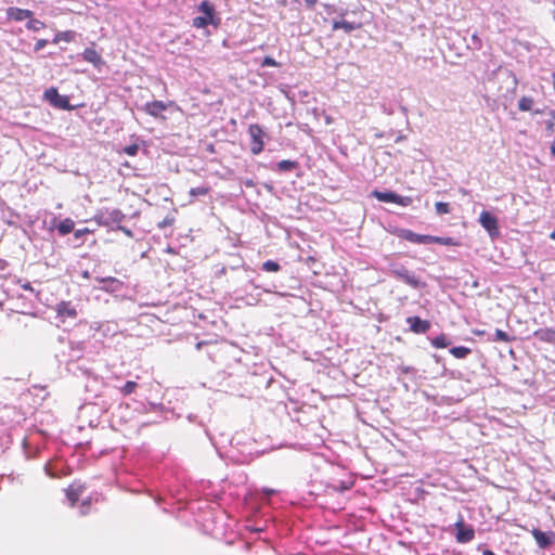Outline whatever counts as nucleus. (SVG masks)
<instances>
[{
	"instance_id": "5701e85b",
	"label": "nucleus",
	"mask_w": 555,
	"mask_h": 555,
	"mask_svg": "<svg viewBox=\"0 0 555 555\" xmlns=\"http://www.w3.org/2000/svg\"><path fill=\"white\" fill-rule=\"evenodd\" d=\"M138 384L133 380H128L121 388L120 391L124 396H129L135 391Z\"/></svg>"
},
{
	"instance_id": "b1692460",
	"label": "nucleus",
	"mask_w": 555,
	"mask_h": 555,
	"mask_svg": "<svg viewBox=\"0 0 555 555\" xmlns=\"http://www.w3.org/2000/svg\"><path fill=\"white\" fill-rule=\"evenodd\" d=\"M435 209L437 215L439 216L447 215L451 211L450 204L444 202H437L435 204Z\"/></svg>"
},
{
	"instance_id": "9b49d317",
	"label": "nucleus",
	"mask_w": 555,
	"mask_h": 555,
	"mask_svg": "<svg viewBox=\"0 0 555 555\" xmlns=\"http://www.w3.org/2000/svg\"><path fill=\"white\" fill-rule=\"evenodd\" d=\"M55 311L57 317L64 321L65 319H75L77 317V310L69 301H61L56 305Z\"/></svg>"
},
{
	"instance_id": "49530a36",
	"label": "nucleus",
	"mask_w": 555,
	"mask_h": 555,
	"mask_svg": "<svg viewBox=\"0 0 555 555\" xmlns=\"http://www.w3.org/2000/svg\"><path fill=\"white\" fill-rule=\"evenodd\" d=\"M400 109L403 112V114H406L408 108L405 106H400Z\"/></svg>"
},
{
	"instance_id": "79ce46f5",
	"label": "nucleus",
	"mask_w": 555,
	"mask_h": 555,
	"mask_svg": "<svg viewBox=\"0 0 555 555\" xmlns=\"http://www.w3.org/2000/svg\"><path fill=\"white\" fill-rule=\"evenodd\" d=\"M551 153L555 156V142L551 145Z\"/></svg>"
},
{
	"instance_id": "09e8293b",
	"label": "nucleus",
	"mask_w": 555,
	"mask_h": 555,
	"mask_svg": "<svg viewBox=\"0 0 555 555\" xmlns=\"http://www.w3.org/2000/svg\"><path fill=\"white\" fill-rule=\"evenodd\" d=\"M196 347H197V348H201V347H202V343H197V344H196Z\"/></svg>"
},
{
	"instance_id": "72a5a7b5",
	"label": "nucleus",
	"mask_w": 555,
	"mask_h": 555,
	"mask_svg": "<svg viewBox=\"0 0 555 555\" xmlns=\"http://www.w3.org/2000/svg\"><path fill=\"white\" fill-rule=\"evenodd\" d=\"M546 340L548 343L555 344V331L546 332Z\"/></svg>"
},
{
	"instance_id": "1a4fd4ad",
	"label": "nucleus",
	"mask_w": 555,
	"mask_h": 555,
	"mask_svg": "<svg viewBox=\"0 0 555 555\" xmlns=\"http://www.w3.org/2000/svg\"><path fill=\"white\" fill-rule=\"evenodd\" d=\"M455 539L459 543H468L475 538V530L472 526H466L461 518L455 522Z\"/></svg>"
},
{
	"instance_id": "393cba45",
	"label": "nucleus",
	"mask_w": 555,
	"mask_h": 555,
	"mask_svg": "<svg viewBox=\"0 0 555 555\" xmlns=\"http://www.w3.org/2000/svg\"><path fill=\"white\" fill-rule=\"evenodd\" d=\"M73 39V33L72 31H61L57 33L53 39V43H59L60 41H70Z\"/></svg>"
},
{
	"instance_id": "0eeeda50",
	"label": "nucleus",
	"mask_w": 555,
	"mask_h": 555,
	"mask_svg": "<svg viewBox=\"0 0 555 555\" xmlns=\"http://www.w3.org/2000/svg\"><path fill=\"white\" fill-rule=\"evenodd\" d=\"M479 222L491 237L499 235L498 218L491 212L483 210L479 216Z\"/></svg>"
},
{
	"instance_id": "aec40b11",
	"label": "nucleus",
	"mask_w": 555,
	"mask_h": 555,
	"mask_svg": "<svg viewBox=\"0 0 555 555\" xmlns=\"http://www.w3.org/2000/svg\"><path fill=\"white\" fill-rule=\"evenodd\" d=\"M298 163L294 160H281L276 163L275 169L279 171H292L298 168Z\"/></svg>"
},
{
	"instance_id": "de8ad7c7",
	"label": "nucleus",
	"mask_w": 555,
	"mask_h": 555,
	"mask_svg": "<svg viewBox=\"0 0 555 555\" xmlns=\"http://www.w3.org/2000/svg\"><path fill=\"white\" fill-rule=\"evenodd\" d=\"M550 237H551L552 240H555V231H553V232L550 234Z\"/></svg>"
},
{
	"instance_id": "6ab92c4d",
	"label": "nucleus",
	"mask_w": 555,
	"mask_h": 555,
	"mask_svg": "<svg viewBox=\"0 0 555 555\" xmlns=\"http://www.w3.org/2000/svg\"><path fill=\"white\" fill-rule=\"evenodd\" d=\"M433 243L440 244L443 246H457L459 245V243L453 237H450V236L442 237V236L430 235V244H433Z\"/></svg>"
},
{
	"instance_id": "58836bf2",
	"label": "nucleus",
	"mask_w": 555,
	"mask_h": 555,
	"mask_svg": "<svg viewBox=\"0 0 555 555\" xmlns=\"http://www.w3.org/2000/svg\"><path fill=\"white\" fill-rule=\"evenodd\" d=\"M317 0H305V3L309 7V8H312L314 4H315Z\"/></svg>"
},
{
	"instance_id": "9d476101",
	"label": "nucleus",
	"mask_w": 555,
	"mask_h": 555,
	"mask_svg": "<svg viewBox=\"0 0 555 555\" xmlns=\"http://www.w3.org/2000/svg\"><path fill=\"white\" fill-rule=\"evenodd\" d=\"M531 533L535 543L541 548H546L555 543V533L553 531L544 532L540 529H533Z\"/></svg>"
},
{
	"instance_id": "c9c22d12",
	"label": "nucleus",
	"mask_w": 555,
	"mask_h": 555,
	"mask_svg": "<svg viewBox=\"0 0 555 555\" xmlns=\"http://www.w3.org/2000/svg\"><path fill=\"white\" fill-rule=\"evenodd\" d=\"M100 283H114L116 280L114 278H98L96 279Z\"/></svg>"
},
{
	"instance_id": "c756f323",
	"label": "nucleus",
	"mask_w": 555,
	"mask_h": 555,
	"mask_svg": "<svg viewBox=\"0 0 555 555\" xmlns=\"http://www.w3.org/2000/svg\"><path fill=\"white\" fill-rule=\"evenodd\" d=\"M139 146L137 144L128 145L124 149V152L129 156H135L138 154Z\"/></svg>"
},
{
	"instance_id": "bb28decb",
	"label": "nucleus",
	"mask_w": 555,
	"mask_h": 555,
	"mask_svg": "<svg viewBox=\"0 0 555 555\" xmlns=\"http://www.w3.org/2000/svg\"><path fill=\"white\" fill-rule=\"evenodd\" d=\"M262 269L267 272H278L281 267L276 261L267 260L262 263Z\"/></svg>"
},
{
	"instance_id": "423d86ee",
	"label": "nucleus",
	"mask_w": 555,
	"mask_h": 555,
	"mask_svg": "<svg viewBox=\"0 0 555 555\" xmlns=\"http://www.w3.org/2000/svg\"><path fill=\"white\" fill-rule=\"evenodd\" d=\"M44 99L51 105L61 109H70L69 100L66 95H61L55 88H50L44 91Z\"/></svg>"
},
{
	"instance_id": "cd10ccee",
	"label": "nucleus",
	"mask_w": 555,
	"mask_h": 555,
	"mask_svg": "<svg viewBox=\"0 0 555 555\" xmlns=\"http://www.w3.org/2000/svg\"><path fill=\"white\" fill-rule=\"evenodd\" d=\"M433 345H434V347H447L448 343H447L446 336L444 335L437 336L433 340Z\"/></svg>"
},
{
	"instance_id": "f03ea898",
	"label": "nucleus",
	"mask_w": 555,
	"mask_h": 555,
	"mask_svg": "<svg viewBox=\"0 0 555 555\" xmlns=\"http://www.w3.org/2000/svg\"><path fill=\"white\" fill-rule=\"evenodd\" d=\"M198 11L203 14L193 18V26L196 28H204L209 24L218 25L219 20L215 17V8L208 1H202L198 5Z\"/></svg>"
},
{
	"instance_id": "c03bdc74",
	"label": "nucleus",
	"mask_w": 555,
	"mask_h": 555,
	"mask_svg": "<svg viewBox=\"0 0 555 555\" xmlns=\"http://www.w3.org/2000/svg\"><path fill=\"white\" fill-rule=\"evenodd\" d=\"M348 27H349V31L352 30L354 28L353 23L349 22Z\"/></svg>"
},
{
	"instance_id": "a19ab883",
	"label": "nucleus",
	"mask_w": 555,
	"mask_h": 555,
	"mask_svg": "<svg viewBox=\"0 0 555 555\" xmlns=\"http://www.w3.org/2000/svg\"><path fill=\"white\" fill-rule=\"evenodd\" d=\"M263 492H264L266 494H268V495H271V494H273L275 491H274V490H272V489H264V490H263Z\"/></svg>"
},
{
	"instance_id": "c85d7f7f",
	"label": "nucleus",
	"mask_w": 555,
	"mask_h": 555,
	"mask_svg": "<svg viewBox=\"0 0 555 555\" xmlns=\"http://www.w3.org/2000/svg\"><path fill=\"white\" fill-rule=\"evenodd\" d=\"M451 353L455 357V358H464L466 357L470 349H450Z\"/></svg>"
},
{
	"instance_id": "4be33fe9",
	"label": "nucleus",
	"mask_w": 555,
	"mask_h": 555,
	"mask_svg": "<svg viewBox=\"0 0 555 555\" xmlns=\"http://www.w3.org/2000/svg\"><path fill=\"white\" fill-rule=\"evenodd\" d=\"M533 100L529 96H522L518 101V108L522 112H528L532 108Z\"/></svg>"
},
{
	"instance_id": "39448f33",
	"label": "nucleus",
	"mask_w": 555,
	"mask_h": 555,
	"mask_svg": "<svg viewBox=\"0 0 555 555\" xmlns=\"http://www.w3.org/2000/svg\"><path fill=\"white\" fill-rule=\"evenodd\" d=\"M124 219L125 215L119 209L102 211L96 216L98 222L105 227L118 225Z\"/></svg>"
},
{
	"instance_id": "20e7f679",
	"label": "nucleus",
	"mask_w": 555,
	"mask_h": 555,
	"mask_svg": "<svg viewBox=\"0 0 555 555\" xmlns=\"http://www.w3.org/2000/svg\"><path fill=\"white\" fill-rule=\"evenodd\" d=\"M248 134L250 135V139H251V144H250L251 153L254 155L260 154L262 152L263 145H264V142H263V138L266 135L264 131L258 124H251L248 127Z\"/></svg>"
},
{
	"instance_id": "a18cd8bd",
	"label": "nucleus",
	"mask_w": 555,
	"mask_h": 555,
	"mask_svg": "<svg viewBox=\"0 0 555 555\" xmlns=\"http://www.w3.org/2000/svg\"><path fill=\"white\" fill-rule=\"evenodd\" d=\"M82 276H83V278H89V276H90V274H89V272H88V271H83V272H82Z\"/></svg>"
},
{
	"instance_id": "37998d69",
	"label": "nucleus",
	"mask_w": 555,
	"mask_h": 555,
	"mask_svg": "<svg viewBox=\"0 0 555 555\" xmlns=\"http://www.w3.org/2000/svg\"><path fill=\"white\" fill-rule=\"evenodd\" d=\"M552 85L553 88L555 89V72L552 74Z\"/></svg>"
},
{
	"instance_id": "f704fd0d",
	"label": "nucleus",
	"mask_w": 555,
	"mask_h": 555,
	"mask_svg": "<svg viewBox=\"0 0 555 555\" xmlns=\"http://www.w3.org/2000/svg\"><path fill=\"white\" fill-rule=\"evenodd\" d=\"M86 233H89V230L88 229H79L75 232V237L76 238H80L82 235H85Z\"/></svg>"
},
{
	"instance_id": "a878e982",
	"label": "nucleus",
	"mask_w": 555,
	"mask_h": 555,
	"mask_svg": "<svg viewBox=\"0 0 555 555\" xmlns=\"http://www.w3.org/2000/svg\"><path fill=\"white\" fill-rule=\"evenodd\" d=\"M210 189L209 186H198V188H192L190 190V195L192 197H196V196H205L209 193Z\"/></svg>"
},
{
	"instance_id": "dca6fc26",
	"label": "nucleus",
	"mask_w": 555,
	"mask_h": 555,
	"mask_svg": "<svg viewBox=\"0 0 555 555\" xmlns=\"http://www.w3.org/2000/svg\"><path fill=\"white\" fill-rule=\"evenodd\" d=\"M85 487L81 485H70L66 489V498L70 502V506H75L80 495L82 494Z\"/></svg>"
},
{
	"instance_id": "4468645a",
	"label": "nucleus",
	"mask_w": 555,
	"mask_h": 555,
	"mask_svg": "<svg viewBox=\"0 0 555 555\" xmlns=\"http://www.w3.org/2000/svg\"><path fill=\"white\" fill-rule=\"evenodd\" d=\"M402 237L414 244H430V235L417 234L411 230H404Z\"/></svg>"
},
{
	"instance_id": "a211bd4d",
	"label": "nucleus",
	"mask_w": 555,
	"mask_h": 555,
	"mask_svg": "<svg viewBox=\"0 0 555 555\" xmlns=\"http://www.w3.org/2000/svg\"><path fill=\"white\" fill-rule=\"evenodd\" d=\"M74 221L70 218H66L57 224L56 229L61 235H66L74 230Z\"/></svg>"
},
{
	"instance_id": "2f4dec72",
	"label": "nucleus",
	"mask_w": 555,
	"mask_h": 555,
	"mask_svg": "<svg viewBox=\"0 0 555 555\" xmlns=\"http://www.w3.org/2000/svg\"><path fill=\"white\" fill-rule=\"evenodd\" d=\"M548 115L551 118H550V120L546 121V127H547V130L552 131L553 127L555 126V111L554 109L550 111Z\"/></svg>"
},
{
	"instance_id": "f3484780",
	"label": "nucleus",
	"mask_w": 555,
	"mask_h": 555,
	"mask_svg": "<svg viewBox=\"0 0 555 555\" xmlns=\"http://www.w3.org/2000/svg\"><path fill=\"white\" fill-rule=\"evenodd\" d=\"M481 336H487L486 341H503V343H509L511 339L507 335V333L501 331V330H494V332H481L478 333ZM485 343V340L482 341Z\"/></svg>"
},
{
	"instance_id": "6e6552de",
	"label": "nucleus",
	"mask_w": 555,
	"mask_h": 555,
	"mask_svg": "<svg viewBox=\"0 0 555 555\" xmlns=\"http://www.w3.org/2000/svg\"><path fill=\"white\" fill-rule=\"evenodd\" d=\"M172 104L173 102L166 103L163 101H153L145 103L142 109L152 117L165 119L163 112H165L168 106Z\"/></svg>"
},
{
	"instance_id": "ea45409f",
	"label": "nucleus",
	"mask_w": 555,
	"mask_h": 555,
	"mask_svg": "<svg viewBox=\"0 0 555 555\" xmlns=\"http://www.w3.org/2000/svg\"><path fill=\"white\" fill-rule=\"evenodd\" d=\"M118 229L121 230L122 232H125L127 235L131 236V231L130 230H128V229H126L124 227H119V225H118Z\"/></svg>"
},
{
	"instance_id": "473e14b6",
	"label": "nucleus",
	"mask_w": 555,
	"mask_h": 555,
	"mask_svg": "<svg viewBox=\"0 0 555 555\" xmlns=\"http://www.w3.org/2000/svg\"><path fill=\"white\" fill-rule=\"evenodd\" d=\"M47 43H48V40L39 39L35 44V48H34L35 52L42 50L47 46Z\"/></svg>"
},
{
	"instance_id": "7ed1b4c3",
	"label": "nucleus",
	"mask_w": 555,
	"mask_h": 555,
	"mask_svg": "<svg viewBox=\"0 0 555 555\" xmlns=\"http://www.w3.org/2000/svg\"><path fill=\"white\" fill-rule=\"evenodd\" d=\"M371 196L375 197L379 202L395 203V204H397L399 206H402V207L410 206L412 204V202H413L412 197H410V196H401V195H398L397 193L391 192V191L382 192V191L374 190L371 193Z\"/></svg>"
},
{
	"instance_id": "f8f14e48",
	"label": "nucleus",
	"mask_w": 555,
	"mask_h": 555,
	"mask_svg": "<svg viewBox=\"0 0 555 555\" xmlns=\"http://www.w3.org/2000/svg\"><path fill=\"white\" fill-rule=\"evenodd\" d=\"M406 323L410 330L416 334H424L430 328V322L423 320L420 317H409Z\"/></svg>"
},
{
	"instance_id": "7c9ffc66",
	"label": "nucleus",
	"mask_w": 555,
	"mask_h": 555,
	"mask_svg": "<svg viewBox=\"0 0 555 555\" xmlns=\"http://www.w3.org/2000/svg\"><path fill=\"white\" fill-rule=\"evenodd\" d=\"M261 66L262 67H266V66H274V67H278L280 66L279 63L272 59L271 56H266L262 62H261Z\"/></svg>"
},
{
	"instance_id": "4c0bfd02",
	"label": "nucleus",
	"mask_w": 555,
	"mask_h": 555,
	"mask_svg": "<svg viewBox=\"0 0 555 555\" xmlns=\"http://www.w3.org/2000/svg\"><path fill=\"white\" fill-rule=\"evenodd\" d=\"M334 27H335V28H337V27H345V28H347V23H346V22H344V21H343V22H340V23H335V24H334Z\"/></svg>"
},
{
	"instance_id": "2eb2a0df",
	"label": "nucleus",
	"mask_w": 555,
	"mask_h": 555,
	"mask_svg": "<svg viewBox=\"0 0 555 555\" xmlns=\"http://www.w3.org/2000/svg\"><path fill=\"white\" fill-rule=\"evenodd\" d=\"M82 59L95 67H100L104 64L102 56L93 48H87L82 52Z\"/></svg>"
},
{
	"instance_id": "e433bc0d",
	"label": "nucleus",
	"mask_w": 555,
	"mask_h": 555,
	"mask_svg": "<svg viewBox=\"0 0 555 555\" xmlns=\"http://www.w3.org/2000/svg\"><path fill=\"white\" fill-rule=\"evenodd\" d=\"M88 506H89V502H83V503L81 504V508H82V509H81V513H82V514H86V513H87Z\"/></svg>"
},
{
	"instance_id": "412c9836",
	"label": "nucleus",
	"mask_w": 555,
	"mask_h": 555,
	"mask_svg": "<svg viewBox=\"0 0 555 555\" xmlns=\"http://www.w3.org/2000/svg\"><path fill=\"white\" fill-rule=\"evenodd\" d=\"M26 27L28 30L39 31L40 29L44 28V23L39 20L30 17L26 24Z\"/></svg>"
},
{
	"instance_id": "ddd939ff",
	"label": "nucleus",
	"mask_w": 555,
	"mask_h": 555,
	"mask_svg": "<svg viewBox=\"0 0 555 555\" xmlns=\"http://www.w3.org/2000/svg\"><path fill=\"white\" fill-rule=\"evenodd\" d=\"M7 15L11 20L22 22L24 20H29L30 17H33L34 13L26 9L11 7L7 10Z\"/></svg>"
},
{
	"instance_id": "f257e3e1",
	"label": "nucleus",
	"mask_w": 555,
	"mask_h": 555,
	"mask_svg": "<svg viewBox=\"0 0 555 555\" xmlns=\"http://www.w3.org/2000/svg\"><path fill=\"white\" fill-rule=\"evenodd\" d=\"M387 272L413 288H421L425 285V283H422L414 273L410 272L401 263H389Z\"/></svg>"
}]
</instances>
